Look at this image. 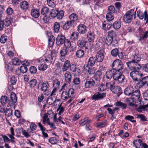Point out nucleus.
Instances as JSON below:
<instances>
[{"label":"nucleus","instance_id":"nucleus-1","mask_svg":"<svg viewBox=\"0 0 148 148\" xmlns=\"http://www.w3.org/2000/svg\"><path fill=\"white\" fill-rule=\"evenodd\" d=\"M11 100H8V97L7 96H2L1 98V102L3 105H4L8 101H9L8 105V107L10 106V107L11 106L15 104L17 101V97L16 95L14 92L11 93L10 95Z\"/></svg>","mask_w":148,"mask_h":148},{"label":"nucleus","instance_id":"nucleus-2","mask_svg":"<svg viewBox=\"0 0 148 148\" xmlns=\"http://www.w3.org/2000/svg\"><path fill=\"white\" fill-rule=\"evenodd\" d=\"M112 69L116 73L123 72L122 70L123 68V66L121 60L117 59L114 60L112 64Z\"/></svg>","mask_w":148,"mask_h":148},{"label":"nucleus","instance_id":"nucleus-3","mask_svg":"<svg viewBox=\"0 0 148 148\" xmlns=\"http://www.w3.org/2000/svg\"><path fill=\"white\" fill-rule=\"evenodd\" d=\"M134 16L135 18L136 12L134 10L131 9L126 13L123 16V19L125 23H130L132 20Z\"/></svg>","mask_w":148,"mask_h":148},{"label":"nucleus","instance_id":"nucleus-4","mask_svg":"<svg viewBox=\"0 0 148 148\" xmlns=\"http://www.w3.org/2000/svg\"><path fill=\"white\" fill-rule=\"evenodd\" d=\"M66 38L65 35L60 33L58 34L56 38V44L57 50L64 43Z\"/></svg>","mask_w":148,"mask_h":148},{"label":"nucleus","instance_id":"nucleus-5","mask_svg":"<svg viewBox=\"0 0 148 148\" xmlns=\"http://www.w3.org/2000/svg\"><path fill=\"white\" fill-rule=\"evenodd\" d=\"M74 90L72 88H67V90L64 91L62 93L61 98L63 100H66L71 97V95H73Z\"/></svg>","mask_w":148,"mask_h":148},{"label":"nucleus","instance_id":"nucleus-6","mask_svg":"<svg viewBox=\"0 0 148 148\" xmlns=\"http://www.w3.org/2000/svg\"><path fill=\"white\" fill-rule=\"evenodd\" d=\"M130 75L132 79L135 81H138L143 76L140 72L133 71L130 73Z\"/></svg>","mask_w":148,"mask_h":148},{"label":"nucleus","instance_id":"nucleus-7","mask_svg":"<svg viewBox=\"0 0 148 148\" xmlns=\"http://www.w3.org/2000/svg\"><path fill=\"white\" fill-rule=\"evenodd\" d=\"M122 73L120 72L116 73L114 76V80L119 83H122L124 82L125 77Z\"/></svg>","mask_w":148,"mask_h":148},{"label":"nucleus","instance_id":"nucleus-8","mask_svg":"<svg viewBox=\"0 0 148 148\" xmlns=\"http://www.w3.org/2000/svg\"><path fill=\"white\" fill-rule=\"evenodd\" d=\"M106 96L105 93H100L99 92H97L92 95L91 99L93 100H98L103 99Z\"/></svg>","mask_w":148,"mask_h":148},{"label":"nucleus","instance_id":"nucleus-9","mask_svg":"<svg viewBox=\"0 0 148 148\" xmlns=\"http://www.w3.org/2000/svg\"><path fill=\"white\" fill-rule=\"evenodd\" d=\"M104 50L102 49L100 50L97 53L96 55L95 58L97 62H101L103 61L104 57Z\"/></svg>","mask_w":148,"mask_h":148},{"label":"nucleus","instance_id":"nucleus-10","mask_svg":"<svg viewBox=\"0 0 148 148\" xmlns=\"http://www.w3.org/2000/svg\"><path fill=\"white\" fill-rule=\"evenodd\" d=\"M97 85L95 81L91 78L87 79L84 84L85 88H91Z\"/></svg>","mask_w":148,"mask_h":148},{"label":"nucleus","instance_id":"nucleus-11","mask_svg":"<svg viewBox=\"0 0 148 148\" xmlns=\"http://www.w3.org/2000/svg\"><path fill=\"white\" fill-rule=\"evenodd\" d=\"M41 89V91L43 92L45 95H49V93L48 92L47 89L49 87V84L47 82H42Z\"/></svg>","mask_w":148,"mask_h":148},{"label":"nucleus","instance_id":"nucleus-12","mask_svg":"<svg viewBox=\"0 0 148 148\" xmlns=\"http://www.w3.org/2000/svg\"><path fill=\"white\" fill-rule=\"evenodd\" d=\"M86 26L84 24H80L77 27V31L81 34H84L87 31Z\"/></svg>","mask_w":148,"mask_h":148},{"label":"nucleus","instance_id":"nucleus-13","mask_svg":"<svg viewBox=\"0 0 148 148\" xmlns=\"http://www.w3.org/2000/svg\"><path fill=\"white\" fill-rule=\"evenodd\" d=\"M110 90L113 93L116 94L118 96H119L122 92L121 87L118 86L112 87Z\"/></svg>","mask_w":148,"mask_h":148},{"label":"nucleus","instance_id":"nucleus-14","mask_svg":"<svg viewBox=\"0 0 148 148\" xmlns=\"http://www.w3.org/2000/svg\"><path fill=\"white\" fill-rule=\"evenodd\" d=\"M115 73H116V72L114 71L112 69L107 71L106 74L107 79L110 80L112 79V77H113V79H114V77Z\"/></svg>","mask_w":148,"mask_h":148},{"label":"nucleus","instance_id":"nucleus-15","mask_svg":"<svg viewBox=\"0 0 148 148\" xmlns=\"http://www.w3.org/2000/svg\"><path fill=\"white\" fill-rule=\"evenodd\" d=\"M87 36L89 42H93L94 41L95 34L94 32L89 31L87 33Z\"/></svg>","mask_w":148,"mask_h":148},{"label":"nucleus","instance_id":"nucleus-16","mask_svg":"<svg viewBox=\"0 0 148 148\" xmlns=\"http://www.w3.org/2000/svg\"><path fill=\"white\" fill-rule=\"evenodd\" d=\"M131 58L132 61L138 62L141 59V56L140 54L136 53L131 56Z\"/></svg>","mask_w":148,"mask_h":148},{"label":"nucleus","instance_id":"nucleus-17","mask_svg":"<svg viewBox=\"0 0 148 148\" xmlns=\"http://www.w3.org/2000/svg\"><path fill=\"white\" fill-rule=\"evenodd\" d=\"M31 14L32 17L38 18L40 15L39 10L38 9H33L31 11Z\"/></svg>","mask_w":148,"mask_h":148},{"label":"nucleus","instance_id":"nucleus-18","mask_svg":"<svg viewBox=\"0 0 148 148\" xmlns=\"http://www.w3.org/2000/svg\"><path fill=\"white\" fill-rule=\"evenodd\" d=\"M69 20L74 24L77 21L78 16L75 13H73L69 16Z\"/></svg>","mask_w":148,"mask_h":148},{"label":"nucleus","instance_id":"nucleus-19","mask_svg":"<svg viewBox=\"0 0 148 148\" xmlns=\"http://www.w3.org/2000/svg\"><path fill=\"white\" fill-rule=\"evenodd\" d=\"M102 75L101 72L97 70L93 75V78L97 82H99L101 79V76Z\"/></svg>","mask_w":148,"mask_h":148},{"label":"nucleus","instance_id":"nucleus-20","mask_svg":"<svg viewBox=\"0 0 148 148\" xmlns=\"http://www.w3.org/2000/svg\"><path fill=\"white\" fill-rule=\"evenodd\" d=\"M134 91V88L132 86H130L126 88L124 90V93L125 95L130 96L132 95L133 92Z\"/></svg>","mask_w":148,"mask_h":148},{"label":"nucleus","instance_id":"nucleus-21","mask_svg":"<svg viewBox=\"0 0 148 148\" xmlns=\"http://www.w3.org/2000/svg\"><path fill=\"white\" fill-rule=\"evenodd\" d=\"M71 64L69 60H66L63 65L62 67V71L63 72L66 71L69 68Z\"/></svg>","mask_w":148,"mask_h":148},{"label":"nucleus","instance_id":"nucleus-22","mask_svg":"<svg viewBox=\"0 0 148 148\" xmlns=\"http://www.w3.org/2000/svg\"><path fill=\"white\" fill-rule=\"evenodd\" d=\"M108 21H104L102 24V28L105 30H108L110 29L112 26V24H109Z\"/></svg>","mask_w":148,"mask_h":148},{"label":"nucleus","instance_id":"nucleus-23","mask_svg":"<svg viewBox=\"0 0 148 148\" xmlns=\"http://www.w3.org/2000/svg\"><path fill=\"white\" fill-rule=\"evenodd\" d=\"M65 80L67 83H69L71 81V75L68 71L66 72L64 74Z\"/></svg>","mask_w":148,"mask_h":148},{"label":"nucleus","instance_id":"nucleus-24","mask_svg":"<svg viewBox=\"0 0 148 148\" xmlns=\"http://www.w3.org/2000/svg\"><path fill=\"white\" fill-rule=\"evenodd\" d=\"M20 7L23 10H26L28 9L29 4L27 1H22L21 2Z\"/></svg>","mask_w":148,"mask_h":148},{"label":"nucleus","instance_id":"nucleus-25","mask_svg":"<svg viewBox=\"0 0 148 148\" xmlns=\"http://www.w3.org/2000/svg\"><path fill=\"white\" fill-rule=\"evenodd\" d=\"M112 26L114 29L118 30L121 27V23L119 21H116L113 23Z\"/></svg>","mask_w":148,"mask_h":148},{"label":"nucleus","instance_id":"nucleus-26","mask_svg":"<svg viewBox=\"0 0 148 148\" xmlns=\"http://www.w3.org/2000/svg\"><path fill=\"white\" fill-rule=\"evenodd\" d=\"M112 79V80H108L107 79V82L106 83V87L108 88H110V89L112 87H113L115 86L114 85L115 84L114 80L113 79Z\"/></svg>","mask_w":148,"mask_h":148},{"label":"nucleus","instance_id":"nucleus-27","mask_svg":"<svg viewBox=\"0 0 148 148\" xmlns=\"http://www.w3.org/2000/svg\"><path fill=\"white\" fill-rule=\"evenodd\" d=\"M84 70L86 71L90 75L94 74L95 73V69L94 68H90L88 65L86 66V69L84 68Z\"/></svg>","mask_w":148,"mask_h":148},{"label":"nucleus","instance_id":"nucleus-28","mask_svg":"<svg viewBox=\"0 0 148 148\" xmlns=\"http://www.w3.org/2000/svg\"><path fill=\"white\" fill-rule=\"evenodd\" d=\"M107 121V120L106 119H105L101 122L97 123L96 124L97 127L99 128L105 127L108 125Z\"/></svg>","mask_w":148,"mask_h":148},{"label":"nucleus","instance_id":"nucleus-29","mask_svg":"<svg viewBox=\"0 0 148 148\" xmlns=\"http://www.w3.org/2000/svg\"><path fill=\"white\" fill-rule=\"evenodd\" d=\"M56 99V98L55 97L50 95L48 97L47 102L49 105H51L54 103Z\"/></svg>","mask_w":148,"mask_h":148},{"label":"nucleus","instance_id":"nucleus-30","mask_svg":"<svg viewBox=\"0 0 148 148\" xmlns=\"http://www.w3.org/2000/svg\"><path fill=\"white\" fill-rule=\"evenodd\" d=\"M96 60L95 57L93 56L90 57L88 59L87 65L90 66H93L95 64Z\"/></svg>","mask_w":148,"mask_h":148},{"label":"nucleus","instance_id":"nucleus-31","mask_svg":"<svg viewBox=\"0 0 148 148\" xmlns=\"http://www.w3.org/2000/svg\"><path fill=\"white\" fill-rule=\"evenodd\" d=\"M87 42L83 39H80L77 41V44L78 46L80 48L84 47Z\"/></svg>","mask_w":148,"mask_h":148},{"label":"nucleus","instance_id":"nucleus-32","mask_svg":"<svg viewBox=\"0 0 148 148\" xmlns=\"http://www.w3.org/2000/svg\"><path fill=\"white\" fill-rule=\"evenodd\" d=\"M84 54V50L79 49L77 50L76 53V56L77 58H82L83 57Z\"/></svg>","mask_w":148,"mask_h":148},{"label":"nucleus","instance_id":"nucleus-33","mask_svg":"<svg viewBox=\"0 0 148 148\" xmlns=\"http://www.w3.org/2000/svg\"><path fill=\"white\" fill-rule=\"evenodd\" d=\"M116 106H120L123 109H125L127 108V104L126 103L122 102L121 101H117L115 103Z\"/></svg>","mask_w":148,"mask_h":148},{"label":"nucleus","instance_id":"nucleus-34","mask_svg":"<svg viewBox=\"0 0 148 148\" xmlns=\"http://www.w3.org/2000/svg\"><path fill=\"white\" fill-rule=\"evenodd\" d=\"M56 18L59 20L62 19L64 14V12L63 10H61L60 11H57Z\"/></svg>","mask_w":148,"mask_h":148},{"label":"nucleus","instance_id":"nucleus-35","mask_svg":"<svg viewBox=\"0 0 148 148\" xmlns=\"http://www.w3.org/2000/svg\"><path fill=\"white\" fill-rule=\"evenodd\" d=\"M29 87L31 88H33L36 85L37 81L35 79H32L29 82Z\"/></svg>","mask_w":148,"mask_h":148},{"label":"nucleus","instance_id":"nucleus-36","mask_svg":"<svg viewBox=\"0 0 148 148\" xmlns=\"http://www.w3.org/2000/svg\"><path fill=\"white\" fill-rule=\"evenodd\" d=\"M135 62L132 61L126 63L127 66L130 70L133 71L134 70Z\"/></svg>","mask_w":148,"mask_h":148},{"label":"nucleus","instance_id":"nucleus-37","mask_svg":"<svg viewBox=\"0 0 148 148\" xmlns=\"http://www.w3.org/2000/svg\"><path fill=\"white\" fill-rule=\"evenodd\" d=\"M21 63V61L18 58H15L12 60V63L14 65H18Z\"/></svg>","mask_w":148,"mask_h":148},{"label":"nucleus","instance_id":"nucleus-38","mask_svg":"<svg viewBox=\"0 0 148 148\" xmlns=\"http://www.w3.org/2000/svg\"><path fill=\"white\" fill-rule=\"evenodd\" d=\"M71 71L73 72H75L77 71L78 73L79 72L80 69L75 66V65L73 64H71L69 67Z\"/></svg>","mask_w":148,"mask_h":148},{"label":"nucleus","instance_id":"nucleus-39","mask_svg":"<svg viewBox=\"0 0 148 148\" xmlns=\"http://www.w3.org/2000/svg\"><path fill=\"white\" fill-rule=\"evenodd\" d=\"M60 25L59 23L56 22L53 25V30L55 32L57 33L60 29Z\"/></svg>","mask_w":148,"mask_h":148},{"label":"nucleus","instance_id":"nucleus-40","mask_svg":"<svg viewBox=\"0 0 148 148\" xmlns=\"http://www.w3.org/2000/svg\"><path fill=\"white\" fill-rule=\"evenodd\" d=\"M67 49L63 47L60 52V53L62 57H64L68 54Z\"/></svg>","mask_w":148,"mask_h":148},{"label":"nucleus","instance_id":"nucleus-41","mask_svg":"<svg viewBox=\"0 0 148 148\" xmlns=\"http://www.w3.org/2000/svg\"><path fill=\"white\" fill-rule=\"evenodd\" d=\"M55 41V38L53 36H50L48 40L49 45V47H52L53 46Z\"/></svg>","mask_w":148,"mask_h":148},{"label":"nucleus","instance_id":"nucleus-42","mask_svg":"<svg viewBox=\"0 0 148 148\" xmlns=\"http://www.w3.org/2000/svg\"><path fill=\"white\" fill-rule=\"evenodd\" d=\"M3 23L4 26L8 27L10 25L11 23V20L9 18H6L4 20H1Z\"/></svg>","mask_w":148,"mask_h":148},{"label":"nucleus","instance_id":"nucleus-43","mask_svg":"<svg viewBox=\"0 0 148 148\" xmlns=\"http://www.w3.org/2000/svg\"><path fill=\"white\" fill-rule=\"evenodd\" d=\"M112 13L108 12L106 15V18L107 21H111L113 20L114 18V16L113 15Z\"/></svg>","mask_w":148,"mask_h":148},{"label":"nucleus","instance_id":"nucleus-44","mask_svg":"<svg viewBox=\"0 0 148 148\" xmlns=\"http://www.w3.org/2000/svg\"><path fill=\"white\" fill-rule=\"evenodd\" d=\"M63 44H64V47H63L67 49L70 48L71 45V42L68 39H66L64 43Z\"/></svg>","mask_w":148,"mask_h":148},{"label":"nucleus","instance_id":"nucleus-45","mask_svg":"<svg viewBox=\"0 0 148 148\" xmlns=\"http://www.w3.org/2000/svg\"><path fill=\"white\" fill-rule=\"evenodd\" d=\"M45 59L47 62L49 63H51L52 61L53 57H52L51 55L49 54L47 56H46L45 57Z\"/></svg>","mask_w":148,"mask_h":148},{"label":"nucleus","instance_id":"nucleus-46","mask_svg":"<svg viewBox=\"0 0 148 148\" xmlns=\"http://www.w3.org/2000/svg\"><path fill=\"white\" fill-rule=\"evenodd\" d=\"M79 34L77 32H74L72 33L71 35V39H73L74 40H77Z\"/></svg>","mask_w":148,"mask_h":148},{"label":"nucleus","instance_id":"nucleus-47","mask_svg":"<svg viewBox=\"0 0 148 148\" xmlns=\"http://www.w3.org/2000/svg\"><path fill=\"white\" fill-rule=\"evenodd\" d=\"M49 11L48 8L44 7L42 8L41 11V14L44 16L47 15V14Z\"/></svg>","mask_w":148,"mask_h":148},{"label":"nucleus","instance_id":"nucleus-48","mask_svg":"<svg viewBox=\"0 0 148 148\" xmlns=\"http://www.w3.org/2000/svg\"><path fill=\"white\" fill-rule=\"evenodd\" d=\"M119 53V50L117 48H115L112 49L111 52V54L113 57H116Z\"/></svg>","mask_w":148,"mask_h":148},{"label":"nucleus","instance_id":"nucleus-49","mask_svg":"<svg viewBox=\"0 0 148 148\" xmlns=\"http://www.w3.org/2000/svg\"><path fill=\"white\" fill-rule=\"evenodd\" d=\"M140 96V90L138 89L136 90L135 91L134 90L133 92L132 95V96H134L137 97L138 98Z\"/></svg>","mask_w":148,"mask_h":148},{"label":"nucleus","instance_id":"nucleus-50","mask_svg":"<svg viewBox=\"0 0 148 148\" xmlns=\"http://www.w3.org/2000/svg\"><path fill=\"white\" fill-rule=\"evenodd\" d=\"M13 111L11 109L6 108L5 111V115L8 117H9L11 116L12 114Z\"/></svg>","mask_w":148,"mask_h":148},{"label":"nucleus","instance_id":"nucleus-51","mask_svg":"<svg viewBox=\"0 0 148 148\" xmlns=\"http://www.w3.org/2000/svg\"><path fill=\"white\" fill-rule=\"evenodd\" d=\"M113 38L109 37L108 36L107 37L106 40V44L108 46L111 45L112 41Z\"/></svg>","mask_w":148,"mask_h":148},{"label":"nucleus","instance_id":"nucleus-52","mask_svg":"<svg viewBox=\"0 0 148 148\" xmlns=\"http://www.w3.org/2000/svg\"><path fill=\"white\" fill-rule=\"evenodd\" d=\"M137 118L140 119V121H142L143 122L147 121L146 117L143 114H137Z\"/></svg>","mask_w":148,"mask_h":148},{"label":"nucleus","instance_id":"nucleus-53","mask_svg":"<svg viewBox=\"0 0 148 148\" xmlns=\"http://www.w3.org/2000/svg\"><path fill=\"white\" fill-rule=\"evenodd\" d=\"M134 117L133 116L130 115H127L125 116V119L130 121L132 123H136V121L135 120H132L134 119Z\"/></svg>","mask_w":148,"mask_h":148},{"label":"nucleus","instance_id":"nucleus-54","mask_svg":"<svg viewBox=\"0 0 148 148\" xmlns=\"http://www.w3.org/2000/svg\"><path fill=\"white\" fill-rule=\"evenodd\" d=\"M27 67L25 65H23L20 67V71L23 73H26L27 71Z\"/></svg>","mask_w":148,"mask_h":148},{"label":"nucleus","instance_id":"nucleus-55","mask_svg":"<svg viewBox=\"0 0 148 148\" xmlns=\"http://www.w3.org/2000/svg\"><path fill=\"white\" fill-rule=\"evenodd\" d=\"M47 4L48 6L51 7L53 8L55 6L54 0H47Z\"/></svg>","mask_w":148,"mask_h":148},{"label":"nucleus","instance_id":"nucleus-56","mask_svg":"<svg viewBox=\"0 0 148 148\" xmlns=\"http://www.w3.org/2000/svg\"><path fill=\"white\" fill-rule=\"evenodd\" d=\"M60 85V81L58 79H56L53 81V86L54 88H58Z\"/></svg>","mask_w":148,"mask_h":148},{"label":"nucleus","instance_id":"nucleus-57","mask_svg":"<svg viewBox=\"0 0 148 148\" xmlns=\"http://www.w3.org/2000/svg\"><path fill=\"white\" fill-rule=\"evenodd\" d=\"M47 67V65L45 64H42L39 65L38 69L40 70L45 71Z\"/></svg>","mask_w":148,"mask_h":148},{"label":"nucleus","instance_id":"nucleus-58","mask_svg":"<svg viewBox=\"0 0 148 148\" xmlns=\"http://www.w3.org/2000/svg\"><path fill=\"white\" fill-rule=\"evenodd\" d=\"M58 10L55 9H53L50 13V14L51 17L55 18L56 17Z\"/></svg>","mask_w":148,"mask_h":148},{"label":"nucleus","instance_id":"nucleus-59","mask_svg":"<svg viewBox=\"0 0 148 148\" xmlns=\"http://www.w3.org/2000/svg\"><path fill=\"white\" fill-rule=\"evenodd\" d=\"M7 39V37L4 35H1L0 38V42L2 43H4Z\"/></svg>","mask_w":148,"mask_h":148},{"label":"nucleus","instance_id":"nucleus-60","mask_svg":"<svg viewBox=\"0 0 148 148\" xmlns=\"http://www.w3.org/2000/svg\"><path fill=\"white\" fill-rule=\"evenodd\" d=\"M116 35V32L113 30H111L108 32V36L111 38H112L115 37Z\"/></svg>","mask_w":148,"mask_h":148},{"label":"nucleus","instance_id":"nucleus-61","mask_svg":"<svg viewBox=\"0 0 148 148\" xmlns=\"http://www.w3.org/2000/svg\"><path fill=\"white\" fill-rule=\"evenodd\" d=\"M49 142L51 144H56L57 143V140L54 137H51L49 139Z\"/></svg>","mask_w":148,"mask_h":148},{"label":"nucleus","instance_id":"nucleus-62","mask_svg":"<svg viewBox=\"0 0 148 148\" xmlns=\"http://www.w3.org/2000/svg\"><path fill=\"white\" fill-rule=\"evenodd\" d=\"M15 135L13 134H8L7 136L9 137L10 138V142L12 143H16V141L15 140V138L14 137V136Z\"/></svg>","mask_w":148,"mask_h":148},{"label":"nucleus","instance_id":"nucleus-63","mask_svg":"<svg viewBox=\"0 0 148 148\" xmlns=\"http://www.w3.org/2000/svg\"><path fill=\"white\" fill-rule=\"evenodd\" d=\"M15 135L13 134H8L7 136L9 137L10 138V142L12 143H16V141L15 140V138L14 137V136Z\"/></svg>","mask_w":148,"mask_h":148},{"label":"nucleus","instance_id":"nucleus-64","mask_svg":"<svg viewBox=\"0 0 148 148\" xmlns=\"http://www.w3.org/2000/svg\"><path fill=\"white\" fill-rule=\"evenodd\" d=\"M108 12L110 13L113 14L115 11V8L112 5H110L108 7Z\"/></svg>","mask_w":148,"mask_h":148}]
</instances>
